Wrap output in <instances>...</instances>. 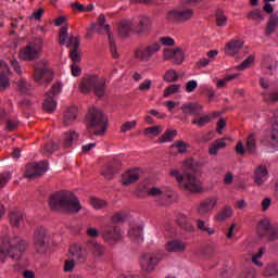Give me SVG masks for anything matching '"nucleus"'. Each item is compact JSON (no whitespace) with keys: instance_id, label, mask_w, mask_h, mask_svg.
<instances>
[{"instance_id":"09e8293b","label":"nucleus","mask_w":278,"mask_h":278,"mask_svg":"<svg viewBox=\"0 0 278 278\" xmlns=\"http://www.w3.org/2000/svg\"><path fill=\"white\" fill-rule=\"evenodd\" d=\"M195 223L200 231L208 233V236H214V233H216V231L213 228H211L207 224H205L203 219H197Z\"/></svg>"},{"instance_id":"5701e85b","label":"nucleus","mask_w":278,"mask_h":278,"mask_svg":"<svg viewBox=\"0 0 278 278\" xmlns=\"http://www.w3.org/2000/svg\"><path fill=\"white\" fill-rule=\"evenodd\" d=\"M242 47H244V41L240 39H231L225 45L224 53L233 58V55H238L240 51H242Z\"/></svg>"},{"instance_id":"c756f323","label":"nucleus","mask_w":278,"mask_h":278,"mask_svg":"<svg viewBox=\"0 0 278 278\" xmlns=\"http://www.w3.org/2000/svg\"><path fill=\"white\" fill-rule=\"evenodd\" d=\"M87 247L94 257H103L105 255V248L94 240L88 241Z\"/></svg>"},{"instance_id":"052dcab7","label":"nucleus","mask_w":278,"mask_h":278,"mask_svg":"<svg viewBox=\"0 0 278 278\" xmlns=\"http://www.w3.org/2000/svg\"><path fill=\"white\" fill-rule=\"evenodd\" d=\"M202 255L206 258L214 257L216 255V247L214 245H207L203 249Z\"/></svg>"},{"instance_id":"a19ab883","label":"nucleus","mask_w":278,"mask_h":278,"mask_svg":"<svg viewBox=\"0 0 278 278\" xmlns=\"http://www.w3.org/2000/svg\"><path fill=\"white\" fill-rule=\"evenodd\" d=\"M233 216V208L231 206H225L220 212H218L215 216L218 223H224L227 218H231Z\"/></svg>"},{"instance_id":"6ab92c4d","label":"nucleus","mask_w":278,"mask_h":278,"mask_svg":"<svg viewBox=\"0 0 278 278\" xmlns=\"http://www.w3.org/2000/svg\"><path fill=\"white\" fill-rule=\"evenodd\" d=\"M34 243L37 253L47 252V231L42 228H38L34 233Z\"/></svg>"},{"instance_id":"f03ea898","label":"nucleus","mask_w":278,"mask_h":278,"mask_svg":"<svg viewBox=\"0 0 278 278\" xmlns=\"http://www.w3.org/2000/svg\"><path fill=\"white\" fill-rule=\"evenodd\" d=\"M27 241L21 239H12L8 237L0 238V264H5L8 258L18 262L23 257V253L27 251Z\"/></svg>"},{"instance_id":"5fc2aeb1","label":"nucleus","mask_w":278,"mask_h":278,"mask_svg":"<svg viewBox=\"0 0 278 278\" xmlns=\"http://www.w3.org/2000/svg\"><path fill=\"white\" fill-rule=\"evenodd\" d=\"M216 23L217 27H225L227 25V15H225V12L220 10L216 12Z\"/></svg>"},{"instance_id":"6e6552de","label":"nucleus","mask_w":278,"mask_h":278,"mask_svg":"<svg viewBox=\"0 0 278 278\" xmlns=\"http://www.w3.org/2000/svg\"><path fill=\"white\" fill-rule=\"evenodd\" d=\"M34 80L39 86H49L53 81V72L49 70L45 61H37L34 64Z\"/></svg>"},{"instance_id":"0eeeda50","label":"nucleus","mask_w":278,"mask_h":278,"mask_svg":"<svg viewBox=\"0 0 278 278\" xmlns=\"http://www.w3.org/2000/svg\"><path fill=\"white\" fill-rule=\"evenodd\" d=\"M162 51L160 41H152L137 47L134 51L135 60L139 62H151Z\"/></svg>"},{"instance_id":"7ed1b4c3","label":"nucleus","mask_w":278,"mask_h":278,"mask_svg":"<svg viewBox=\"0 0 278 278\" xmlns=\"http://www.w3.org/2000/svg\"><path fill=\"white\" fill-rule=\"evenodd\" d=\"M184 175H179V170L177 169H172L169 172L170 177L176 178L182 190H187V192H191L193 194L197 192H201L203 188L201 187V180L197 179V177L194 176V165H192V161H186L184 164Z\"/></svg>"},{"instance_id":"4468645a","label":"nucleus","mask_w":278,"mask_h":278,"mask_svg":"<svg viewBox=\"0 0 278 278\" xmlns=\"http://www.w3.org/2000/svg\"><path fill=\"white\" fill-rule=\"evenodd\" d=\"M49 170V164L42 161L39 163H29L26 165V170L24 177L26 179H35V177H40Z\"/></svg>"},{"instance_id":"c9c22d12","label":"nucleus","mask_w":278,"mask_h":278,"mask_svg":"<svg viewBox=\"0 0 278 278\" xmlns=\"http://www.w3.org/2000/svg\"><path fill=\"white\" fill-rule=\"evenodd\" d=\"M248 21H252L255 25H260L264 21V14H262V9H254L247 13Z\"/></svg>"},{"instance_id":"aec40b11","label":"nucleus","mask_w":278,"mask_h":278,"mask_svg":"<svg viewBox=\"0 0 278 278\" xmlns=\"http://www.w3.org/2000/svg\"><path fill=\"white\" fill-rule=\"evenodd\" d=\"M216 205H218V199L208 198L200 202L195 208V212L199 214V216H205L206 214H210V212H213Z\"/></svg>"},{"instance_id":"a878e982","label":"nucleus","mask_w":278,"mask_h":278,"mask_svg":"<svg viewBox=\"0 0 278 278\" xmlns=\"http://www.w3.org/2000/svg\"><path fill=\"white\" fill-rule=\"evenodd\" d=\"M77 116H79V108L76 105L68 106L63 114V125L65 127L73 125L77 121Z\"/></svg>"},{"instance_id":"20e7f679","label":"nucleus","mask_w":278,"mask_h":278,"mask_svg":"<svg viewBox=\"0 0 278 278\" xmlns=\"http://www.w3.org/2000/svg\"><path fill=\"white\" fill-rule=\"evenodd\" d=\"M86 125L90 134L94 136H103L108 131V118L103 111L96 106H91L86 115Z\"/></svg>"},{"instance_id":"864d4df0","label":"nucleus","mask_w":278,"mask_h":278,"mask_svg":"<svg viewBox=\"0 0 278 278\" xmlns=\"http://www.w3.org/2000/svg\"><path fill=\"white\" fill-rule=\"evenodd\" d=\"M172 149H177L178 153L184 154L188 151V143H186L185 141L178 140L172 144Z\"/></svg>"},{"instance_id":"774afa93","label":"nucleus","mask_w":278,"mask_h":278,"mask_svg":"<svg viewBox=\"0 0 278 278\" xmlns=\"http://www.w3.org/2000/svg\"><path fill=\"white\" fill-rule=\"evenodd\" d=\"M271 144L274 149H278V130L273 129L271 131Z\"/></svg>"},{"instance_id":"2eb2a0df","label":"nucleus","mask_w":278,"mask_h":278,"mask_svg":"<svg viewBox=\"0 0 278 278\" xmlns=\"http://www.w3.org/2000/svg\"><path fill=\"white\" fill-rule=\"evenodd\" d=\"M123 166V163H121L117 159H112L111 161L106 162V164L101 169V175L106 179L108 181L114 179V176L118 175L121 173V168Z\"/></svg>"},{"instance_id":"473e14b6","label":"nucleus","mask_w":278,"mask_h":278,"mask_svg":"<svg viewBox=\"0 0 278 278\" xmlns=\"http://www.w3.org/2000/svg\"><path fill=\"white\" fill-rule=\"evenodd\" d=\"M245 149L250 155H255L257 151V135L255 132H252L248 136L245 140Z\"/></svg>"},{"instance_id":"423d86ee","label":"nucleus","mask_w":278,"mask_h":278,"mask_svg":"<svg viewBox=\"0 0 278 278\" xmlns=\"http://www.w3.org/2000/svg\"><path fill=\"white\" fill-rule=\"evenodd\" d=\"M78 90L81 94H89L93 91L97 97H103L105 94V78H100L97 75L87 76L80 81Z\"/></svg>"},{"instance_id":"b1692460","label":"nucleus","mask_w":278,"mask_h":278,"mask_svg":"<svg viewBox=\"0 0 278 278\" xmlns=\"http://www.w3.org/2000/svg\"><path fill=\"white\" fill-rule=\"evenodd\" d=\"M102 237L106 242H118V240L123 238V233L121 232V228L116 226H109L102 231Z\"/></svg>"},{"instance_id":"58836bf2","label":"nucleus","mask_w":278,"mask_h":278,"mask_svg":"<svg viewBox=\"0 0 278 278\" xmlns=\"http://www.w3.org/2000/svg\"><path fill=\"white\" fill-rule=\"evenodd\" d=\"M55 108H58V102H55L51 93H48L46 99L43 100L45 112H48V114H52V112H55Z\"/></svg>"},{"instance_id":"e433bc0d","label":"nucleus","mask_w":278,"mask_h":278,"mask_svg":"<svg viewBox=\"0 0 278 278\" xmlns=\"http://www.w3.org/2000/svg\"><path fill=\"white\" fill-rule=\"evenodd\" d=\"M9 223L11 226L18 229L21 227V223H23V214L18 211H11L9 213Z\"/></svg>"},{"instance_id":"7c9ffc66","label":"nucleus","mask_w":278,"mask_h":278,"mask_svg":"<svg viewBox=\"0 0 278 278\" xmlns=\"http://www.w3.org/2000/svg\"><path fill=\"white\" fill-rule=\"evenodd\" d=\"M182 113L190 116H199L203 112V105L199 103H187L181 106Z\"/></svg>"},{"instance_id":"79ce46f5","label":"nucleus","mask_w":278,"mask_h":278,"mask_svg":"<svg viewBox=\"0 0 278 278\" xmlns=\"http://www.w3.org/2000/svg\"><path fill=\"white\" fill-rule=\"evenodd\" d=\"M131 31H134V24L131 23V21L121 22V25L118 27V34L121 36H124V37L129 36Z\"/></svg>"},{"instance_id":"c85d7f7f","label":"nucleus","mask_w":278,"mask_h":278,"mask_svg":"<svg viewBox=\"0 0 278 278\" xmlns=\"http://www.w3.org/2000/svg\"><path fill=\"white\" fill-rule=\"evenodd\" d=\"M261 68L265 75H270L273 71L277 70V60L271 56H264L261 63Z\"/></svg>"},{"instance_id":"680f3d73","label":"nucleus","mask_w":278,"mask_h":278,"mask_svg":"<svg viewBox=\"0 0 278 278\" xmlns=\"http://www.w3.org/2000/svg\"><path fill=\"white\" fill-rule=\"evenodd\" d=\"M264 101H266L267 103H277L278 102V91L265 93Z\"/></svg>"},{"instance_id":"a211bd4d","label":"nucleus","mask_w":278,"mask_h":278,"mask_svg":"<svg viewBox=\"0 0 278 278\" xmlns=\"http://www.w3.org/2000/svg\"><path fill=\"white\" fill-rule=\"evenodd\" d=\"M153 29V21L151 17H139L138 24L134 27V33L137 36H149Z\"/></svg>"},{"instance_id":"ea45409f","label":"nucleus","mask_w":278,"mask_h":278,"mask_svg":"<svg viewBox=\"0 0 278 278\" xmlns=\"http://www.w3.org/2000/svg\"><path fill=\"white\" fill-rule=\"evenodd\" d=\"M10 75H12L10 70H5L4 72L0 73V92H3V90H8V88H10Z\"/></svg>"},{"instance_id":"72a5a7b5","label":"nucleus","mask_w":278,"mask_h":278,"mask_svg":"<svg viewBox=\"0 0 278 278\" xmlns=\"http://www.w3.org/2000/svg\"><path fill=\"white\" fill-rule=\"evenodd\" d=\"M278 27V14L274 13L269 16L266 28H265V36H273L275 31H277Z\"/></svg>"},{"instance_id":"4d7b16f0","label":"nucleus","mask_w":278,"mask_h":278,"mask_svg":"<svg viewBox=\"0 0 278 278\" xmlns=\"http://www.w3.org/2000/svg\"><path fill=\"white\" fill-rule=\"evenodd\" d=\"M255 62V56L250 55L248 56L240 65L237 66L238 71H245V68H250L251 64Z\"/></svg>"},{"instance_id":"f257e3e1","label":"nucleus","mask_w":278,"mask_h":278,"mask_svg":"<svg viewBox=\"0 0 278 278\" xmlns=\"http://www.w3.org/2000/svg\"><path fill=\"white\" fill-rule=\"evenodd\" d=\"M50 210L52 212H66V214H77L81 210L79 199L71 191H59L50 197Z\"/></svg>"},{"instance_id":"bf43d9fd","label":"nucleus","mask_w":278,"mask_h":278,"mask_svg":"<svg viewBox=\"0 0 278 278\" xmlns=\"http://www.w3.org/2000/svg\"><path fill=\"white\" fill-rule=\"evenodd\" d=\"M136 125H138V122L136 121L125 122L121 127V134H127V131H131V129H136Z\"/></svg>"},{"instance_id":"f3484780","label":"nucleus","mask_w":278,"mask_h":278,"mask_svg":"<svg viewBox=\"0 0 278 278\" xmlns=\"http://www.w3.org/2000/svg\"><path fill=\"white\" fill-rule=\"evenodd\" d=\"M70 257L76 264L84 265L88 262V251L81 244H73L70 247Z\"/></svg>"},{"instance_id":"c03bdc74","label":"nucleus","mask_w":278,"mask_h":278,"mask_svg":"<svg viewBox=\"0 0 278 278\" xmlns=\"http://www.w3.org/2000/svg\"><path fill=\"white\" fill-rule=\"evenodd\" d=\"M181 92V85L179 84H172L168 87H166L163 91V97L167 99V97H170L173 94H177Z\"/></svg>"},{"instance_id":"ddd939ff","label":"nucleus","mask_w":278,"mask_h":278,"mask_svg":"<svg viewBox=\"0 0 278 278\" xmlns=\"http://www.w3.org/2000/svg\"><path fill=\"white\" fill-rule=\"evenodd\" d=\"M194 16L192 9H175L166 14V18L172 23H188Z\"/></svg>"},{"instance_id":"cd10ccee","label":"nucleus","mask_w":278,"mask_h":278,"mask_svg":"<svg viewBox=\"0 0 278 278\" xmlns=\"http://www.w3.org/2000/svg\"><path fill=\"white\" fill-rule=\"evenodd\" d=\"M140 179V172L138 169L127 170L122 175V186L128 187L136 184Z\"/></svg>"},{"instance_id":"13d9d810","label":"nucleus","mask_w":278,"mask_h":278,"mask_svg":"<svg viewBox=\"0 0 278 278\" xmlns=\"http://www.w3.org/2000/svg\"><path fill=\"white\" fill-rule=\"evenodd\" d=\"M75 266H77V262L73 258L65 260L63 270L64 273H73L75 270Z\"/></svg>"},{"instance_id":"393cba45","label":"nucleus","mask_w":278,"mask_h":278,"mask_svg":"<svg viewBox=\"0 0 278 278\" xmlns=\"http://www.w3.org/2000/svg\"><path fill=\"white\" fill-rule=\"evenodd\" d=\"M176 223L180 227V229H182V231H187V233H194L195 228L190 220V216L180 213L176 217Z\"/></svg>"},{"instance_id":"49530a36","label":"nucleus","mask_w":278,"mask_h":278,"mask_svg":"<svg viewBox=\"0 0 278 278\" xmlns=\"http://www.w3.org/2000/svg\"><path fill=\"white\" fill-rule=\"evenodd\" d=\"M90 205L93 210H105L110 204L108 201L99 198H90Z\"/></svg>"},{"instance_id":"0e129e2a","label":"nucleus","mask_w":278,"mask_h":278,"mask_svg":"<svg viewBox=\"0 0 278 278\" xmlns=\"http://www.w3.org/2000/svg\"><path fill=\"white\" fill-rule=\"evenodd\" d=\"M151 86H153V81L151 79H146L139 85V90L141 92H146L151 90Z\"/></svg>"},{"instance_id":"69168bd1","label":"nucleus","mask_w":278,"mask_h":278,"mask_svg":"<svg viewBox=\"0 0 278 278\" xmlns=\"http://www.w3.org/2000/svg\"><path fill=\"white\" fill-rule=\"evenodd\" d=\"M126 219H127V214H125L123 212H118L112 217V223H114V224L124 223V220H126Z\"/></svg>"},{"instance_id":"412c9836","label":"nucleus","mask_w":278,"mask_h":278,"mask_svg":"<svg viewBox=\"0 0 278 278\" xmlns=\"http://www.w3.org/2000/svg\"><path fill=\"white\" fill-rule=\"evenodd\" d=\"M148 197H151L159 205H166L168 199H170L169 194H166L164 190L159 187H152L147 191Z\"/></svg>"},{"instance_id":"4be33fe9","label":"nucleus","mask_w":278,"mask_h":278,"mask_svg":"<svg viewBox=\"0 0 278 278\" xmlns=\"http://www.w3.org/2000/svg\"><path fill=\"white\" fill-rule=\"evenodd\" d=\"M253 181L258 188L268 181V167L266 165H260L254 169Z\"/></svg>"},{"instance_id":"9d476101","label":"nucleus","mask_w":278,"mask_h":278,"mask_svg":"<svg viewBox=\"0 0 278 278\" xmlns=\"http://www.w3.org/2000/svg\"><path fill=\"white\" fill-rule=\"evenodd\" d=\"M43 39L42 37H35L25 48L20 52L22 60L31 62L38 58V53L42 51Z\"/></svg>"},{"instance_id":"8fccbe9b","label":"nucleus","mask_w":278,"mask_h":278,"mask_svg":"<svg viewBox=\"0 0 278 278\" xmlns=\"http://www.w3.org/2000/svg\"><path fill=\"white\" fill-rule=\"evenodd\" d=\"M210 121H212V116H210L208 114H204L200 117H195L194 119H192V125H197V127H205V125H207L210 123Z\"/></svg>"},{"instance_id":"37998d69","label":"nucleus","mask_w":278,"mask_h":278,"mask_svg":"<svg viewBox=\"0 0 278 278\" xmlns=\"http://www.w3.org/2000/svg\"><path fill=\"white\" fill-rule=\"evenodd\" d=\"M278 275V264L271 263L265 266L263 269V277H277Z\"/></svg>"},{"instance_id":"9b49d317","label":"nucleus","mask_w":278,"mask_h":278,"mask_svg":"<svg viewBox=\"0 0 278 278\" xmlns=\"http://www.w3.org/2000/svg\"><path fill=\"white\" fill-rule=\"evenodd\" d=\"M92 27L96 29V31H98V34H101V31H106L108 36H109V45H110V52L111 55L114 60H118L119 54H118V50L116 48V43L114 42V36H112V33H110V26L108 24H105V15L104 14H100L98 17V23L97 25H92Z\"/></svg>"},{"instance_id":"1a4fd4ad","label":"nucleus","mask_w":278,"mask_h":278,"mask_svg":"<svg viewBox=\"0 0 278 278\" xmlns=\"http://www.w3.org/2000/svg\"><path fill=\"white\" fill-rule=\"evenodd\" d=\"M256 233L258 238L275 242L278 240V224H273L268 218L262 219L257 224Z\"/></svg>"},{"instance_id":"3c124183","label":"nucleus","mask_w":278,"mask_h":278,"mask_svg":"<svg viewBox=\"0 0 278 278\" xmlns=\"http://www.w3.org/2000/svg\"><path fill=\"white\" fill-rule=\"evenodd\" d=\"M164 131V127L162 125L148 127L144 129L143 134L146 136H153L154 138L160 136Z\"/></svg>"},{"instance_id":"de8ad7c7","label":"nucleus","mask_w":278,"mask_h":278,"mask_svg":"<svg viewBox=\"0 0 278 278\" xmlns=\"http://www.w3.org/2000/svg\"><path fill=\"white\" fill-rule=\"evenodd\" d=\"M164 81L167 84H175V81H179V75H177V71L167 70L163 76Z\"/></svg>"},{"instance_id":"f704fd0d","label":"nucleus","mask_w":278,"mask_h":278,"mask_svg":"<svg viewBox=\"0 0 278 278\" xmlns=\"http://www.w3.org/2000/svg\"><path fill=\"white\" fill-rule=\"evenodd\" d=\"M227 147V142L225 141V138L217 139L208 147V153L210 155H218V151L220 149H225Z\"/></svg>"},{"instance_id":"bb28decb","label":"nucleus","mask_w":278,"mask_h":278,"mask_svg":"<svg viewBox=\"0 0 278 278\" xmlns=\"http://www.w3.org/2000/svg\"><path fill=\"white\" fill-rule=\"evenodd\" d=\"M188 249V243L181 240H173L165 244V251L168 253H184Z\"/></svg>"},{"instance_id":"4c0bfd02","label":"nucleus","mask_w":278,"mask_h":278,"mask_svg":"<svg viewBox=\"0 0 278 278\" xmlns=\"http://www.w3.org/2000/svg\"><path fill=\"white\" fill-rule=\"evenodd\" d=\"M128 237L132 242H142V227L132 226L128 231Z\"/></svg>"},{"instance_id":"338daca9","label":"nucleus","mask_w":278,"mask_h":278,"mask_svg":"<svg viewBox=\"0 0 278 278\" xmlns=\"http://www.w3.org/2000/svg\"><path fill=\"white\" fill-rule=\"evenodd\" d=\"M17 89L20 90V92H27V90H29V85H28L27 80H25V79L18 80Z\"/></svg>"},{"instance_id":"dca6fc26","label":"nucleus","mask_w":278,"mask_h":278,"mask_svg":"<svg viewBox=\"0 0 278 278\" xmlns=\"http://www.w3.org/2000/svg\"><path fill=\"white\" fill-rule=\"evenodd\" d=\"M163 60L173 62L177 66L184 64L185 55L181 48H166L163 50Z\"/></svg>"},{"instance_id":"a18cd8bd","label":"nucleus","mask_w":278,"mask_h":278,"mask_svg":"<svg viewBox=\"0 0 278 278\" xmlns=\"http://www.w3.org/2000/svg\"><path fill=\"white\" fill-rule=\"evenodd\" d=\"M175 136H177V130H166L157 140L160 144H164V142H173L175 140Z\"/></svg>"},{"instance_id":"6e6d98bb","label":"nucleus","mask_w":278,"mask_h":278,"mask_svg":"<svg viewBox=\"0 0 278 278\" xmlns=\"http://www.w3.org/2000/svg\"><path fill=\"white\" fill-rule=\"evenodd\" d=\"M240 278H257V270L253 267H247L241 274Z\"/></svg>"},{"instance_id":"39448f33","label":"nucleus","mask_w":278,"mask_h":278,"mask_svg":"<svg viewBox=\"0 0 278 278\" xmlns=\"http://www.w3.org/2000/svg\"><path fill=\"white\" fill-rule=\"evenodd\" d=\"M59 45H66L70 49V58L74 64H79V62H81L79 37L68 35V27L66 26H63L59 31Z\"/></svg>"},{"instance_id":"603ef678","label":"nucleus","mask_w":278,"mask_h":278,"mask_svg":"<svg viewBox=\"0 0 278 278\" xmlns=\"http://www.w3.org/2000/svg\"><path fill=\"white\" fill-rule=\"evenodd\" d=\"M239 74H230L227 75L226 77L219 79L216 84L217 88H225L228 84V81H233V79H238Z\"/></svg>"},{"instance_id":"e2e57ef3","label":"nucleus","mask_w":278,"mask_h":278,"mask_svg":"<svg viewBox=\"0 0 278 278\" xmlns=\"http://www.w3.org/2000/svg\"><path fill=\"white\" fill-rule=\"evenodd\" d=\"M10 179H12V174L9 172H3L0 174V188H5V185L8 181H10Z\"/></svg>"},{"instance_id":"2f4dec72","label":"nucleus","mask_w":278,"mask_h":278,"mask_svg":"<svg viewBox=\"0 0 278 278\" xmlns=\"http://www.w3.org/2000/svg\"><path fill=\"white\" fill-rule=\"evenodd\" d=\"M79 140V134H77L75 130H70L68 132H65L63 135V147L64 149H71L75 142Z\"/></svg>"},{"instance_id":"f8f14e48","label":"nucleus","mask_w":278,"mask_h":278,"mask_svg":"<svg viewBox=\"0 0 278 278\" xmlns=\"http://www.w3.org/2000/svg\"><path fill=\"white\" fill-rule=\"evenodd\" d=\"M160 262H162V253L160 252L143 254L140 258L141 270L143 273H153Z\"/></svg>"}]
</instances>
